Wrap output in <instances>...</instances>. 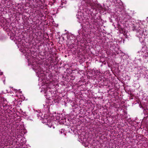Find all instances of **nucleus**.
Here are the masks:
<instances>
[{
	"mask_svg": "<svg viewBox=\"0 0 148 148\" xmlns=\"http://www.w3.org/2000/svg\"><path fill=\"white\" fill-rule=\"evenodd\" d=\"M3 74V73L2 72H1V74H0V75H2Z\"/></svg>",
	"mask_w": 148,
	"mask_h": 148,
	"instance_id": "7ed1b4c3",
	"label": "nucleus"
},
{
	"mask_svg": "<svg viewBox=\"0 0 148 148\" xmlns=\"http://www.w3.org/2000/svg\"><path fill=\"white\" fill-rule=\"evenodd\" d=\"M134 30H135L138 33H139L141 35L143 34V29L139 27H137L136 26H134Z\"/></svg>",
	"mask_w": 148,
	"mask_h": 148,
	"instance_id": "f257e3e1",
	"label": "nucleus"
},
{
	"mask_svg": "<svg viewBox=\"0 0 148 148\" xmlns=\"http://www.w3.org/2000/svg\"><path fill=\"white\" fill-rule=\"evenodd\" d=\"M124 20H125V21L126 22H127V20H125V18H124Z\"/></svg>",
	"mask_w": 148,
	"mask_h": 148,
	"instance_id": "f03ea898",
	"label": "nucleus"
}]
</instances>
